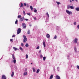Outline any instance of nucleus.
<instances>
[{"instance_id": "nucleus-1", "label": "nucleus", "mask_w": 79, "mask_h": 79, "mask_svg": "<svg viewBox=\"0 0 79 79\" xmlns=\"http://www.w3.org/2000/svg\"><path fill=\"white\" fill-rule=\"evenodd\" d=\"M23 42L26 43V42H27V38H26V35H23Z\"/></svg>"}, {"instance_id": "nucleus-2", "label": "nucleus", "mask_w": 79, "mask_h": 79, "mask_svg": "<svg viewBox=\"0 0 79 79\" xmlns=\"http://www.w3.org/2000/svg\"><path fill=\"white\" fill-rule=\"evenodd\" d=\"M21 28H19L17 30V34H19L21 33Z\"/></svg>"}, {"instance_id": "nucleus-3", "label": "nucleus", "mask_w": 79, "mask_h": 79, "mask_svg": "<svg viewBox=\"0 0 79 79\" xmlns=\"http://www.w3.org/2000/svg\"><path fill=\"white\" fill-rule=\"evenodd\" d=\"M22 26L23 29H26V25L25 23H22Z\"/></svg>"}, {"instance_id": "nucleus-4", "label": "nucleus", "mask_w": 79, "mask_h": 79, "mask_svg": "<svg viewBox=\"0 0 79 79\" xmlns=\"http://www.w3.org/2000/svg\"><path fill=\"white\" fill-rule=\"evenodd\" d=\"M24 20H25V19H24V17H23L20 18L19 21L20 22H22V21H23Z\"/></svg>"}, {"instance_id": "nucleus-5", "label": "nucleus", "mask_w": 79, "mask_h": 79, "mask_svg": "<svg viewBox=\"0 0 79 79\" xmlns=\"http://www.w3.org/2000/svg\"><path fill=\"white\" fill-rule=\"evenodd\" d=\"M13 60V61L15 64L16 63V58H15V56H13L12 57Z\"/></svg>"}, {"instance_id": "nucleus-6", "label": "nucleus", "mask_w": 79, "mask_h": 79, "mask_svg": "<svg viewBox=\"0 0 79 79\" xmlns=\"http://www.w3.org/2000/svg\"><path fill=\"white\" fill-rule=\"evenodd\" d=\"M77 40L78 39L77 38H75V40H73V43H76V44H77Z\"/></svg>"}, {"instance_id": "nucleus-7", "label": "nucleus", "mask_w": 79, "mask_h": 79, "mask_svg": "<svg viewBox=\"0 0 79 79\" xmlns=\"http://www.w3.org/2000/svg\"><path fill=\"white\" fill-rule=\"evenodd\" d=\"M2 79H6V78L5 75H3L2 76Z\"/></svg>"}, {"instance_id": "nucleus-8", "label": "nucleus", "mask_w": 79, "mask_h": 79, "mask_svg": "<svg viewBox=\"0 0 79 79\" xmlns=\"http://www.w3.org/2000/svg\"><path fill=\"white\" fill-rule=\"evenodd\" d=\"M66 12L68 13V15H71V12H69L68 10H66Z\"/></svg>"}, {"instance_id": "nucleus-9", "label": "nucleus", "mask_w": 79, "mask_h": 79, "mask_svg": "<svg viewBox=\"0 0 79 79\" xmlns=\"http://www.w3.org/2000/svg\"><path fill=\"white\" fill-rule=\"evenodd\" d=\"M50 35L49 34H47L46 35V37H47L48 39H49V38H50Z\"/></svg>"}, {"instance_id": "nucleus-10", "label": "nucleus", "mask_w": 79, "mask_h": 79, "mask_svg": "<svg viewBox=\"0 0 79 79\" xmlns=\"http://www.w3.org/2000/svg\"><path fill=\"white\" fill-rule=\"evenodd\" d=\"M56 78L57 79H60V77L58 75H56Z\"/></svg>"}, {"instance_id": "nucleus-11", "label": "nucleus", "mask_w": 79, "mask_h": 79, "mask_svg": "<svg viewBox=\"0 0 79 79\" xmlns=\"http://www.w3.org/2000/svg\"><path fill=\"white\" fill-rule=\"evenodd\" d=\"M14 76V72L13 71L12 72V74L11 75V77H13Z\"/></svg>"}, {"instance_id": "nucleus-12", "label": "nucleus", "mask_w": 79, "mask_h": 79, "mask_svg": "<svg viewBox=\"0 0 79 79\" xmlns=\"http://www.w3.org/2000/svg\"><path fill=\"white\" fill-rule=\"evenodd\" d=\"M30 33H31V31H30V30H28V31L27 32V34H30Z\"/></svg>"}, {"instance_id": "nucleus-13", "label": "nucleus", "mask_w": 79, "mask_h": 79, "mask_svg": "<svg viewBox=\"0 0 79 79\" xmlns=\"http://www.w3.org/2000/svg\"><path fill=\"white\" fill-rule=\"evenodd\" d=\"M43 44L44 46V47H45V41L43 42Z\"/></svg>"}, {"instance_id": "nucleus-14", "label": "nucleus", "mask_w": 79, "mask_h": 79, "mask_svg": "<svg viewBox=\"0 0 79 79\" xmlns=\"http://www.w3.org/2000/svg\"><path fill=\"white\" fill-rule=\"evenodd\" d=\"M13 49H14V50H15V51H16V50H18V48H15V47H14L13 48Z\"/></svg>"}, {"instance_id": "nucleus-15", "label": "nucleus", "mask_w": 79, "mask_h": 79, "mask_svg": "<svg viewBox=\"0 0 79 79\" xmlns=\"http://www.w3.org/2000/svg\"><path fill=\"white\" fill-rule=\"evenodd\" d=\"M53 75H51L49 79H52L53 78Z\"/></svg>"}, {"instance_id": "nucleus-16", "label": "nucleus", "mask_w": 79, "mask_h": 79, "mask_svg": "<svg viewBox=\"0 0 79 79\" xmlns=\"http://www.w3.org/2000/svg\"><path fill=\"white\" fill-rule=\"evenodd\" d=\"M23 5H23V3H21V6H20V8H21L22 7H23Z\"/></svg>"}, {"instance_id": "nucleus-17", "label": "nucleus", "mask_w": 79, "mask_h": 79, "mask_svg": "<svg viewBox=\"0 0 79 79\" xmlns=\"http://www.w3.org/2000/svg\"><path fill=\"white\" fill-rule=\"evenodd\" d=\"M27 72H24L23 73L24 76H26V75H27Z\"/></svg>"}, {"instance_id": "nucleus-18", "label": "nucleus", "mask_w": 79, "mask_h": 79, "mask_svg": "<svg viewBox=\"0 0 79 79\" xmlns=\"http://www.w3.org/2000/svg\"><path fill=\"white\" fill-rule=\"evenodd\" d=\"M25 47H29V44H28L27 43L25 45Z\"/></svg>"}, {"instance_id": "nucleus-19", "label": "nucleus", "mask_w": 79, "mask_h": 79, "mask_svg": "<svg viewBox=\"0 0 79 79\" xmlns=\"http://www.w3.org/2000/svg\"><path fill=\"white\" fill-rule=\"evenodd\" d=\"M70 8L71 9H74V8L73 6H71L70 7Z\"/></svg>"}, {"instance_id": "nucleus-20", "label": "nucleus", "mask_w": 79, "mask_h": 79, "mask_svg": "<svg viewBox=\"0 0 79 79\" xmlns=\"http://www.w3.org/2000/svg\"><path fill=\"white\" fill-rule=\"evenodd\" d=\"M75 10L77 11H79V7H77L75 8Z\"/></svg>"}, {"instance_id": "nucleus-21", "label": "nucleus", "mask_w": 79, "mask_h": 79, "mask_svg": "<svg viewBox=\"0 0 79 79\" xmlns=\"http://www.w3.org/2000/svg\"><path fill=\"white\" fill-rule=\"evenodd\" d=\"M67 9H69V8H70V6L69 5L67 6Z\"/></svg>"}, {"instance_id": "nucleus-22", "label": "nucleus", "mask_w": 79, "mask_h": 79, "mask_svg": "<svg viewBox=\"0 0 79 79\" xmlns=\"http://www.w3.org/2000/svg\"><path fill=\"white\" fill-rule=\"evenodd\" d=\"M30 8L31 9V10H33V7H32V6H30Z\"/></svg>"}, {"instance_id": "nucleus-23", "label": "nucleus", "mask_w": 79, "mask_h": 79, "mask_svg": "<svg viewBox=\"0 0 79 79\" xmlns=\"http://www.w3.org/2000/svg\"><path fill=\"white\" fill-rule=\"evenodd\" d=\"M57 38V36L56 35L55 37H54V39H56Z\"/></svg>"}, {"instance_id": "nucleus-24", "label": "nucleus", "mask_w": 79, "mask_h": 79, "mask_svg": "<svg viewBox=\"0 0 79 79\" xmlns=\"http://www.w3.org/2000/svg\"><path fill=\"white\" fill-rule=\"evenodd\" d=\"M39 71H40L39 69H38L37 70L36 73H39Z\"/></svg>"}, {"instance_id": "nucleus-25", "label": "nucleus", "mask_w": 79, "mask_h": 79, "mask_svg": "<svg viewBox=\"0 0 79 79\" xmlns=\"http://www.w3.org/2000/svg\"><path fill=\"white\" fill-rule=\"evenodd\" d=\"M43 59L44 61H45V59H46V57H43Z\"/></svg>"}, {"instance_id": "nucleus-26", "label": "nucleus", "mask_w": 79, "mask_h": 79, "mask_svg": "<svg viewBox=\"0 0 79 79\" xmlns=\"http://www.w3.org/2000/svg\"><path fill=\"white\" fill-rule=\"evenodd\" d=\"M18 18H21V15H18Z\"/></svg>"}, {"instance_id": "nucleus-27", "label": "nucleus", "mask_w": 79, "mask_h": 79, "mask_svg": "<svg viewBox=\"0 0 79 79\" xmlns=\"http://www.w3.org/2000/svg\"><path fill=\"white\" fill-rule=\"evenodd\" d=\"M18 23V19H16L15 22V24H16Z\"/></svg>"}, {"instance_id": "nucleus-28", "label": "nucleus", "mask_w": 79, "mask_h": 79, "mask_svg": "<svg viewBox=\"0 0 79 79\" xmlns=\"http://www.w3.org/2000/svg\"><path fill=\"white\" fill-rule=\"evenodd\" d=\"M56 3H57V5H60V2H56Z\"/></svg>"}, {"instance_id": "nucleus-29", "label": "nucleus", "mask_w": 79, "mask_h": 79, "mask_svg": "<svg viewBox=\"0 0 79 79\" xmlns=\"http://www.w3.org/2000/svg\"><path fill=\"white\" fill-rule=\"evenodd\" d=\"M19 49H20V50H21L22 51H23V48L21 47H20L19 48Z\"/></svg>"}, {"instance_id": "nucleus-30", "label": "nucleus", "mask_w": 79, "mask_h": 79, "mask_svg": "<svg viewBox=\"0 0 79 79\" xmlns=\"http://www.w3.org/2000/svg\"><path fill=\"white\" fill-rule=\"evenodd\" d=\"M32 69L33 72H35V69L34 68H33Z\"/></svg>"}, {"instance_id": "nucleus-31", "label": "nucleus", "mask_w": 79, "mask_h": 79, "mask_svg": "<svg viewBox=\"0 0 79 79\" xmlns=\"http://www.w3.org/2000/svg\"><path fill=\"white\" fill-rule=\"evenodd\" d=\"M26 58H27H27H28V55H27V54H26Z\"/></svg>"}, {"instance_id": "nucleus-32", "label": "nucleus", "mask_w": 79, "mask_h": 79, "mask_svg": "<svg viewBox=\"0 0 79 79\" xmlns=\"http://www.w3.org/2000/svg\"><path fill=\"white\" fill-rule=\"evenodd\" d=\"M34 12H35V13L37 11V10H36V9L34 10Z\"/></svg>"}, {"instance_id": "nucleus-33", "label": "nucleus", "mask_w": 79, "mask_h": 79, "mask_svg": "<svg viewBox=\"0 0 79 79\" xmlns=\"http://www.w3.org/2000/svg\"><path fill=\"white\" fill-rule=\"evenodd\" d=\"M23 15H26V13H25V11H24V10H23Z\"/></svg>"}, {"instance_id": "nucleus-34", "label": "nucleus", "mask_w": 79, "mask_h": 79, "mask_svg": "<svg viewBox=\"0 0 79 79\" xmlns=\"http://www.w3.org/2000/svg\"><path fill=\"white\" fill-rule=\"evenodd\" d=\"M46 15L47 16H48V17H49V15H48V13H46Z\"/></svg>"}, {"instance_id": "nucleus-35", "label": "nucleus", "mask_w": 79, "mask_h": 79, "mask_svg": "<svg viewBox=\"0 0 79 79\" xmlns=\"http://www.w3.org/2000/svg\"><path fill=\"white\" fill-rule=\"evenodd\" d=\"M27 15H29V16H31V13H27Z\"/></svg>"}, {"instance_id": "nucleus-36", "label": "nucleus", "mask_w": 79, "mask_h": 79, "mask_svg": "<svg viewBox=\"0 0 79 79\" xmlns=\"http://www.w3.org/2000/svg\"><path fill=\"white\" fill-rule=\"evenodd\" d=\"M40 47L39 46H38L37 48H36V49L38 50V49H39Z\"/></svg>"}, {"instance_id": "nucleus-37", "label": "nucleus", "mask_w": 79, "mask_h": 79, "mask_svg": "<svg viewBox=\"0 0 79 79\" xmlns=\"http://www.w3.org/2000/svg\"><path fill=\"white\" fill-rule=\"evenodd\" d=\"M74 50H75V52H77V50H76V48H74Z\"/></svg>"}, {"instance_id": "nucleus-38", "label": "nucleus", "mask_w": 79, "mask_h": 79, "mask_svg": "<svg viewBox=\"0 0 79 79\" xmlns=\"http://www.w3.org/2000/svg\"><path fill=\"white\" fill-rule=\"evenodd\" d=\"M15 35H14L12 36V37H15Z\"/></svg>"}, {"instance_id": "nucleus-39", "label": "nucleus", "mask_w": 79, "mask_h": 79, "mask_svg": "<svg viewBox=\"0 0 79 79\" xmlns=\"http://www.w3.org/2000/svg\"><path fill=\"white\" fill-rule=\"evenodd\" d=\"M74 25H76V22H74Z\"/></svg>"}, {"instance_id": "nucleus-40", "label": "nucleus", "mask_w": 79, "mask_h": 79, "mask_svg": "<svg viewBox=\"0 0 79 79\" xmlns=\"http://www.w3.org/2000/svg\"><path fill=\"white\" fill-rule=\"evenodd\" d=\"M10 42H11V41H12V42H13V40L12 39H10Z\"/></svg>"}, {"instance_id": "nucleus-41", "label": "nucleus", "mask_w": 79, "mask_h": 79, "mask_svg": "<svg viewBox=\"0 0 79 79\" xmlns=\"http://www.w3.org/2000/svg\"><path fill=\"white\" fill-rule=\"evenodd\" d=\"M23 45H24V44H23V43H21V46H22V47H23Z\"/></svg>"}, {"instance_id": "nucleus-42", "label": "nucleus", "mask_w": 79, "mask_h": 79, "mask_svg": "<svg viewBox=\"0 0 79 79\" xmlns=\"http://www.w3.org/2000/svg\"><path fill=\"white\" fill-rule=\"evenodd\" d=\"M24 6H26V5H27V4L26 3H24Z\"/></svg>"}, {"instance_id": "nucleus-43", "label": "nucleus", "mask_w": 79, "mask_h": 79, "mask_svg": "<svg viewBox=\"0 0 79 79\" xmlns=\"http://www.w3.org/2000/svg\"><path fill=\"white\" fill-rule=\"evenodd\" d=\"M34 19L35 20H36V19H37V18L36 17H35L34 18Z\"/></svg>"}, {"instance_id": "nucleus-44", "label": "nucleus", "mask_w": 79, "mask_h": 79, "mask_svg": "<svg viewBox=\"0 0 79 79\" xmlns=\"http://www.w3.org/2000/svg\"><path fill=\"white\" fill-rule=\"evenodd\" d=\"M77 68L78 69H79V65H77Z\"/></svg>"}, {"instance_id": "nucleus-45", "label": "nucleus", "mask_w": 79, "mask_h": 79, "mask_svg": "<svg viewBox=\"0 0 79 79\" xmlns=\"http://www.w3.org/2000/svg\"><path fill=\"white\" fill-rule=\"evenodd\" d=\"M40 58H42L43 57V56H42V55H41L40 56Z\"/></svg>"}, {"instance_id": "nucleus-46", "label": "nucleus", "mask_w": 79, "mask_h": 79, "mask_svg": "<svg viewBox=\"0 0 79 79\" xmlns=\"http://www.w3.org/2000/svg\"><path fill=\"white\" fill-rule=\"evenodd\" d=\"M25 20V21H29V19H26Z\"/></svg>"}, {"instance_id": "nucleus-47", "label": "nucleus", "mask_w": 79, "mask_h": 79, "mask_svg": "<svg viewBox=\"0 0 79 79\" xmlns=\"http://www.w3.org/2000/svg\"><path fill=\"white\" fill-rule=\"evenodd\" d=\"M77 27L78 29H79V25H78Z\"/></svg>"}, {"instance_id": "nucleus-48", "label": "nucleus", "mask_w": 79, "mask_h": 79, "mask_svg": "<svg viewBox=\"0 0 79 79\" xmlns=\"http://www.w3.org/2000/svg\"><path fill=\"white\" fill-rule=\"evenodd\" d=\"M70 3H72V1H71V0H70Z\"/></svg>"}, {"instance_id": "nucleus-49", "label": "nucleus", "mask_w": 79, "mask_h": 79, "mask_svg": "<svg viewBox=\"0 0 79 79\" xmlns=\"http://www.w3.org/2000/svg\"><path fill=\"white\" fill-rule=\"evenodd\" d=\"M12 57H13V56H14V54H12Z\"/></svg>"}, {"instance_id": "nucleus-50", "label": "nucleus", "mask_w": 79, "mask_h": 79, "mask_svg": "<svg viewBox=\"0 0 79 79\" xmlns=\"http://www.w3.org/2000/svg\"><path fill=\"white\" fill-rule=\"evenodd\" d=\"M29 26H30V27H31L32 26V25L30 24L29 25Z\"/></svg>"}, {"instance_id": "nucleus-51", "label": "nucleus", "mask_w": 79, "mask_h": 79, "mask_svg": "<svg viewBox=\"0 0 79 79\" xmlns=\"http://www.w3.org/2000/svg\"><path fill=\"white\" fill-rule=\"evenodd\" d=\"M27 69H25V71H27Z\"/></svg>"}, {"instance_id": "nucleus-52", "label": "nucleus", "mask_w": 79, "mask_h": 79, "mask_svg": "<svg viewBox=\"0 0 79 79\" xmlns=\"http://www.w3.org/2000/svg\"><path fill=\"white\" fill-rule=\"evenodd\" d=\"M40 53H41V51L40 50Z\"/></svg>"}, {"instance_id": "nucleus-53", "label": "nucleus", "mask_w": 79, "mask_h": 79, "mask_svg": "<svg viewBox=\"0 0 79 79\" xmlns=\"http://www.w3.org/2000/svg\"><path fill=\"white\" fill-rule=\"evenodd\" d=\"M73 2H74V0H71Z\"/></svg>"}, {"instance_id": "nucleus-54", "label": "nucleus", "mask_w": 79, "mask_h": 79, "mask_svg": "<svg viewBox=\"0 0 79 79\" xmlns=\"http://www.w3.org/2000/svg\"><path fill=\"white\" fill-rule=\"evenodd\" d=\"M75 0V1H76V2H77V0Z\"/></svg>"}, {"instance_id": "nucleus-55", "label": "nucleus", "mask_w": 79, "mask_h": 79, "mask_svg": "<svg viewBox=\"0 0 79 79\" xmlns=\"http://www.w3.org/2000/svg\"><path fill=\"white\" fill-rule=\"evenodd\" d=\"M31 64H32V63H31Z\"/></svg>"}]
</instances>
